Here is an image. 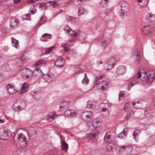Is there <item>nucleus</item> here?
<instances>
[{"mask_svg": "<svg viewBox=\"0 0 155 155\" xmlns=\"http://www.w3.org/2000/svg\"><path fill=\"white\" fill-rule=\"evenodd\" d=\"M11 136V133L9 130L2 129L0 130V139L2 140L8 139Z\"/></svg>", "mask_w": 155, "mask_h": 155, "instance_id": "obj_5", "label": "nucleus"}, {"mask_svg": "<svg viewBox=\"0 0 155 155\" xmlns=\"http://www.w3.org/2000/svg\"><path fill=\"white\" fill-rule=\"evenodd\" d=\"M96 104V102L95 101H87V107L88 108H94Z\"/></svg>", "mask_w": 155, "mask_h": 155, "instance_id": "obj_32", "label": "nucleus"}, {"mask_svg": "<svg viewBox=\"0 0 155 155\" xmlns=\"http://www.w3.org/2000/svg\"><path fill=\"white\" fill-rule=\"evenodd\" d=\"M91 124L94 128H97L99 127L101 125V122L99 119H95L92 121Z\"/></svg>", "mask_w": 155, "mask_h": 155, "instance_id": "obj_25", "label": "nucleus"}, {"mask_svg": "<svg viewBox=\"0 0 155 155\" xmlns=\"http://www.w3.org/2000/svg\"><path fill=\"white\" fill-rule=\"evenodd\" d=\"M110 106V105L108 104L103 103L101 105V108L102 109L103 111H106Z\"/></svg>", "mask_w": 155, "mask_h": 155, "instance_id": "obj_35", "label": "nucleus"}, {"mask_svg": "<svg viewBox=\"0 0 155 155\" xmlns=\"http://www.w3.org/2000/svg\"><path fill=\"white\" fill-rule=\"evenodd\" d=\"M136 103L135 102H131L129 101L126 103L124 106L123 110H125L129 109L130 107H131V105L133 106L134 107L138 108L137 107L135 106Z\"/></svg>", "mask_w": 155, "mask_h": 155, "instance_id": "obj_22", "label": "nucleus"}, {"mask_svg": "<svg viewBox=\"0 0 155 155\" xmlns=\"http://www.w3.org/2000/svg\"><path fill=\"white\" fill-rule=\"evenodd\" d=\"M85 9L82 7H80L78 10V12L79 15H81L85 12Z\"/></svg>", "mask_w": 155, "mask_h": 155, "instance_id": "obj_46", "label": "nucleus"}, {"mask_svg": "<svg viewBox=\"0 0 155 155\" xmlns=\"http://www.w3.org/2000/svg\"><path fill=\"white\" fill-rule=\"evenodd\" d=\"M125 68L124 66H120L117 68L116 72L118 74H121L125 72Z\"/></svg>", "mask_w": 155, "mask_h": 155, "instance_id": "obj_28", "label": "nucleus"}, {"mask_svg": "<svg viewBox=\"0 0 155 155\" xmlns=\"http://www.w3.org/2000/svg\"><path fill=\"white\" fill-rule=\"evenodd\" d=\"M21 59L22 61H25L27 59V57L25 56V54H23L21 57Z\"/></svg>", "mask_w": 155, "mask_h": 155, "instance_id": "obj_57", "label": "nucleus"}, {"mask_svg": "<svg viewBox=\"0 0 155 155\" xmlns=\"http://www.w3.org/2000/svg\"><path fill=\"white\" fill-rule=\"evenodd\" d=\"M20 0H14V2L15 3H17L19 2Z\"/></svg>", "mask_w": 155, "mask_h": 155, "instance_id": "obj_59", "label": "nucleus"}, {"mask_svg": "<svg viewBox=\"0 0 155 155\" xmlns=\"http://www.w3.org/2000/svg\"><path fill=\"white\" fill-rule=\"evenodd\" d=\"M141 76H143L142 81L148 83L152 82L155 78V71H147L142 72Z\"/></svg>", "mask_w": 155, "mask_h": 155, "instance_id": "obj_2", "label": "nucleus"}, {"mask_svg": "<svg viewBox=\"0 0 155 155\" xmlns=\"http://www.w3.org/2000/svg\"><path fill=\"white\" fill-rule=\"evenodd\" d=\"M53 48H54V47H50V48H48V49H47L45 50V52L46 53H49V52H51L53 51Z\"/></svg>", "mask_w": 155, "mask_h": 155, "instance_id": "obj_52", "label": "nucleus"}, {"mask_svg": "<svg viewBox=\"0 0 155 155\" xmlns=\"http://www.w3.org/2000/svg\"><path fill=\"white\" fill-rule=\"evenodd\" d=\"M108 1L109 0H102L100 3L101 6L103 7H105Z\"/></svg>", "mask_w": 155, "mask_h": 155, "instance_id": "obj_42", "label": "nucleus"}, {"mask_svg": "<svg viewBox=\"0 0 155 155\" xmlns=\"http://www.w3.org/2000/svg\"><path fill=\"white\" fill-rule=\"evenodd\" d=\"M11 40H12V45L15 48H18L19 47L18 41L13 37L11 38Z\"/></svg>", "mask_w": 155, "mask_h": 155, "instance_id": "obj_34", "label": "nucleus"}, {"mask_svg": "<svg viewBox=\"0 0 155 155\" xmlns=\"http://www.w3.org/2000/svg\"><path fill=\"white\" fill-rule=\"evenodd\" d=\"M105 13H106V14H107V15H109V14H108V12H107V10H106V11H105Z\"/></svg>", "mask_w": 155, "mask_h": 155, "instance_id": "obj_63", "label": "nucleus"}, {"mask_svg": "<svg viewBox=\"0 0 155 155\" xmlns=\"http://www.w3.org/2000/svg\"><path fill=\"white\" fill-rule=\"evenodd\" d=\"M115 63V59L111 58L109 59L107 63L104 64V67L107 69L110 70L112 69Z\"/></svg>", "mask_w": 155, "mask_h": 155, "instance_id": "obj_10", "label": "nucleus"}, {"mask_svg": "<svg viewBox=\"0 0 155 155\" xmlns=\"http://www.w3.org/2000/svg\"><path fill=\"white\" fill-rule=\"evenodd\" d=\"M61 144L62 147V150L66 151L68 148V144L64 141H61Z\"/></svg>", "mask_w": 155, "mask_h": 155, "instance_id": "obj_39", "label": "nucleus"}, {"mask_svg": "<svg viewBox=\"0 0 155 155\" xmlns=\"http://www.w3.org/2000/svg\"><path fill=\"white\" fill-rule=\"evenodd\" d=\"M98 132L96 130L94 132H92L89 133L87 135V137L89 140H92L94 139L96 136L98 135Z\"/></svg>", "mask_w": 155, "mask_h": 155, "instance_id": "obj_21", "label": "nucleus"}, {"mask_svg": "<svg viewBox=\"0 0 155 155\" xmlns=\"http://www.w3.org/2000/svg\"><path fill=\"white\" fill-rule=\"evenodd\" d=\"M30 94L36 100L40 99L42 96L41 91L40 90L31 91L30 92Z\"/></svg>", "mask_w": 155, "mask_h": 155, "instance_id": "obj_11", "label": "nucleus"}, {"mask_svg": "<svg viewBox=\"0 0 155 155\" xmlns=\"http://www.w3.org/2000/svg\"><path fill=\"white\" fill-rule=\"evenodd\" d=\"M4 120H2L0 119V123H3L4 122Z\"/></svg>", "mask_w": 155, "mask_h": 155, "instance_id": "obj_60", "label": "nucleus"}, {"mask_svg": "<svg viewBox=\"0 0 155 155\" xmlns=\"http://www.w3.org/2000/svg\"><path fill=\"white\" fill-rule=\"evenodd\" d=\"M44 78L46 81L48 83L52 82L55 78L54 75L49 74L45 75L44 76Z\"/></svg>", "mask_w": 155, "mask_h": 155, "instance_id": "obj_23", "label": "nucleus"}, {"mask_svg": "<svg viewBox=\"0 0 155 155\" xmlns=\"http://www.w3.org/2000/svg\"><path fill=\"white\" fill-rule=\"evenodd\" d=\"M114 145L110 143H109L107 146V149L108 151L110 152L112 151Z\"/></svg>", "mask_w": 155, "mask_h": 155, "instance_id": "obj_43", "label": "nucleus"}, {"mask_svg": "<svg viewBox=\"0 0 155 155\" xmlns=\"http://www.w3.org/2000/svg\"><path fill=\"white\" fill-rule=\"evenodd\" d=\"M71 29L68 26H65L64 28V30L68 32Z\"/></svg>", "mask_w": 155, "mask_h": 155, "instance_id": "obj_50", "label": "nucleus"}, {"mask_svg": "<svg viewBox=\"0 0 155 155\" xmlns=\"http://www.w3.org/2000/svg\"><path fill=\"white\" fill-rule=\"evenodd\" d=\"M33 77L38 78L42 75V73L40 69H35V70L33 71Z\"/></svg>", "mask_w": 155, "mask_h": 155, "instance_id": "obj_26", "label": "nucleus"}, {"mask_svg": "<svg viewBox=\"0 0 155 155\" xmlns=\"http://www.w3.org/2000/svg\"><path fill=\"white\" fill-rule=\"evenodd\" d=\"M146 17L147 20L149 22H153L155 21V15L151 13H147Z\"/></svg>", "mask_w": 155, "mask_h": 155, "instance_id": "obj_18", "label": "nucleus"}, {"mask_svg": "<svg viewBox=\"0 0 155 155\" xmlns=\"http://www.w3.org/2000/svg\"><path fill=\"white\" fill-rule=\"evenodd\" d=\"M16 139L20 142L26 141V138L22 133H20L18 135L15 134L14 137V139L15 140Z\"/></svg>", "mask_w": 155, "mask_h": 155, "instance_id": "obj_15", "label": "nucleus"}, {"mask_svg": "<svg viewBox=\"0 0 155 155\" xmlns=\"http://www.w3.org/2000/svg\"><path fill=\"white\" fill-rule=\"evenodd\" d=\"M89 81V79L87 78L86 74H84V77L82 81L83 83L87 84Z\"/></svg>", "mask_w": 155, "mask_h": 155, "instance_id": "obj_48", "label": "nucleus"}, {"mask_svg": "<svg viewBox=\"0 0 155 155\" xmlns=\"http://www.w3.org/2000/svg\"><path fill=\"white\" fill-rule=\"evenodd\" d=\"M21 75L23 78H29L33 77V72L32 71L26 68L22 70Z\"/></svg>", "mask_w": 155, "mask_h": 155, "instance_id": "obj_6", "label": "nucleus"}, {"mask_svg": "<svg viewBox=\"0 0 155 155\" xmlns=\"http://www.w3.org/2000/svg\"><path fill=\"white\" fill-rule=\"evenodd\" d=\"M124 94L123 92H120L119 94V101L120 100H122V99H121V97H124Z\"/></svg>", "mask_w": 155, "mask_h": 155, "instance_id": "obj_51", "label": "nucleus"}, {"mask_svg": "<svg viewBox=\"0 0 155 155\" xmlns=\"http://www.w3.org/2000/svg\"><path fill=\"white\" fill-rule=\"evenodd\" d=\"M127 131L128 128H125L122 132L118 134V137L122 139L125 138L128 133Z\"/></svg>", "mask_w": 155, "mask_h": 155, "instance_id": "obj_24", "label": "nucleus"}, {"mask_svg": "<svg viewBox=\"0 0 155 155\" xmlns=\"http://www.w3.org/2000/svg\"><path fill=\"white\" fill-rule=\"evenodd\" d=\"M63 11L62 10H60V12L61 13V12H62Z\"/></svg>", "mask_w": 155, "mask_h": 155, "instance_id": "obj_64", "label": "nucleus"}, {"mask_svg": "<svg viewBox=\"0 0 155 155\" xmlns=\"http://www.w3.org/2000/svg\"><path fill=\"white\" fill-rule=\"evenodd\" d=\"M95 85H98L99 87L102 90H104L107 88L108 85V82L106 81H103L101 82H100L98 83L94 82Z\"/></svg>", "mask_w": 155, "mask_h": 155, "instance_id": "obj_17", "label": "nucleus"}, {"mask_svg": "<svg viewBox=\"0 0 155 155\" xmlns=\"http://www.w3.org/2000/svg\"><path fill=\"white\" fill-rule=\"evenodd\" d=\"M113 138L110 134V133L109 132H107L106 133L104 136V141L106 143H111L113 140Z\"/></svg>", "mask_w": 155, "mask_h": 155, "instance_id": "obj_16", "label": "nucleus"}, {"mask_svg": "<svg viewBox=\"0 0 155 155\" xmlns=\"http://www.w3.org/2000/svg\"><path fill=\"white\" fill-rule=\"evenodd\" d=\"M141 77V74L139 72L137 73L135 76L132 80L130 81L128 84L127 89L128 90H130V88L131 87L135 84L138 83L140 80V78Z\"/></svg>", "mask_w": 155, "mask_h": 155, "instance_id": "obj_7", "label": "nucleus"}, {"mask_svg": "<svg viewBox=\"0 0 155 155\" xmlns=\"http://www.w3.org/2000/svg\"><path fill=\"white\" fill-rule=\"evenodd\" d=\"M102 78V76H100L99 78L98 77H96V78L95 80L96 81L97 79H101Z\"/></svg>", "mask_w": 155, "mask_h": 155, "instance_id": "obj_58", "label": "nucleus"}, {"mask_svg": "<svg viewBox=\"0 0 155 155\" xmlns=\"http://www.w3.org/2000/svg\"><path fill=\"white\" fill-rule=\"evenodd\" d=\"M51 35L50 34H45L40 38V40L43 41H46L51 39Z\"/></svg>", "mask_w": 155, "mask_h": 155, "instance_id": "obj_27", "label": "nucleus"}, {"mask_svg": "<svg viewBox=\"0 0 155 155\" xmlns=\"http://www.w3.org/2000/svg\"><path fill=\"white\" fill-rule=\"evenodd\" d=\"M14 87V85L10 84H8V85L6 87V88L7 90H8L12 88H13Z\"/></svg>", "mask_w": 155, "mask_h": 155, "instance_id": "obj_56", "label": "nucleus"}, {"mask_svg": "<svg viewBox=\"0 0 155 155\" xmlns=\"http://www.w3.org/2000/svg\"><path fill=\"white\" fill-rule=\"evenodd\" d=\"M134 115V112L133 110H131L127 114L125 118V120H128L131 117L133 116Z\"/></svg>", "mask_w": 155, "mask_h": 155, "instance_id": "obj_37", "label": "nucleus"}, {"mask_svg": "<svg viewBox=\"0 0 155 155\" xmlns=\"http://www.w3.org/2000/svg\"><path fill=\"white\" fill-rule=\"evenodd\" d=\"M64 114L66 117H73L78 115V112L76 110L69 109L64 111Z\"/></svg>", "mask_w": 155, "mask_h": 155, "instance_id": "obj_8", "label": "nucleus"}, {"mask_svg": "<svg viewBox=\"0 0 155 155\" xmlns=\"http://www.w3.org/2000/svg\"><path fill=\"white\" fill-rule=\"evenodd\" d=\"M117 12L121 16L126 14L129 11L128 3L125 2H121L117 7Z\"/></svg>", "mask_w": 155, "mask_h": 155, "instance_id": "obj_3", "label": "nucleus"}, {"mask_svg": "<svg viewBox=\"0 0 155 155\" xmlns=\"http://www.w3.org/2000/svg\"><path fill=\"white\" fill-rule=\"evenodd\" d=\"M58 117V115L56 114L55 111L50 112L46 116L47 120L49 122H51L55 118Z\"/></svg>", "mask_w": 155, "mask_h": 155, "instance_id": "obj_12", "label": "nucleus"}, {"mask_svg": "<svg viewBox=\"0 0 155 155\" xmlns=\"http://www.w3.org/2000/svg\"><path fill=\"white\" fill-rule=\"evenodd\" d=\"M137 1L139 3H142V2H144V4H142L141 3L139 4L140 6L142 7L146 6L147 5L148 2V0H137Z\"/></svg>", "mask_w": 155, "mask_h": 155, "instance_id": "obj_40", "label": "nucleus"}, {"mask_svg": "<svg viewBox=\"0 0 155 155\" xmlns=\"http://www.w3.org/2000/svg\"><path fill=\"white\" fill-rule=\"evenodd\" d=\"M48 3L51 4V6L53 8L57 7L58 5L57 2L55 1H50L48 2Z\"/></svg>", "mask_w": 155, "mask_h": 155, "instance_id": "obj_41", "label": "nucleus"}, {"mask_svg": "<svg viewBox=\"0 0 155 155\" xmlns=\"http://www.w3.org/2000/svg\"><path fill=\"white\" fill-rule=\"evenodd\" d=\"M31 15L29 14H26L22 16L23 19L24 20H29L30 19Z\"/></svg>", "mask_w": 155, "mask_h": 155, "instance_id": "obj_45", "label": "nucleus"}, {"mask_svg": "<svg viewBox=\"0 0 155 155\" xmlns=\"http://www.w3.org/2000/svg\"><path fill=\"white\" fill-rule=\"evenodd\" d=\"M100 42L101 43L103 47L106 46L107 45L106 41L104 39L101 40L100 41Z\"/></svg>", "mask_w": 155, "mask_h": 155, "instance_id": "obj_53", "label": "nucleus"}, {"mask_svg": "<svg viewBox=\"0 0 155 155\" xmlns=\"http://www.w3.org/2000/svg\"><path fill=\"white\" fill-rule=\"evenodd\" d=\"M153 103L155 106V97H154V99H153Z\"/></svg>", "mask_w": 155, "mask_h": 155, "instance_id": "obj_62", "label": "nucleus"}, {"mask_svg": "<svg viewBox=\"0 0 155 155\" xmlns=\"http://www.w3.org/2000/svg\"><path fill=\"white\" fill-rule=\"evenodd\" d=\"M84 70L81 69L79 67H77L75 69V72L76 73H81L84 72Z\"/></svg>", "mask_w": 155, "mask_h": 155, "instance_id": "obj_47", "label": "nucleus"}, {"mask_svg": "<svg viewBox=\"0 0 155 155\" xmlns=\"http://www.w3.org/2000/svg\"><path fill=\"white\" fill-rule=\"evenodd\" d=\"M68 33H69V35L72 37L68 43L61 45V47L64 48V50L66 51H68L71 47V45L69 43L78 38L79 35V34L78 33L75 32L74 31L71 29Z\"/></svg>", "mask_w": 155, "mask_h": 155, "instance_id": "obj_1", "label": "nucleus"}, {"mask_svg": "<svg viewBox=\"0 0 155 155\" xmlns=\"http://www.w3.org/2000/svg\"><path fill=\"white\" fill-rule=\"evenodd\" d=\"M71 103L68 101H64L60 103V107L65 108L66 107H68L70 104Z\"/></svg>", "mask_w": 155, "mask_h": 155, "instance_id": "obj_33", "label": "nucleus"}, {"mask_svg": "<svg viewBox=\"0 0 155 155\" xmlns=\"http://www.w3.org/2000/svg\"><path fill=\"white\" fill-rule=\"evenodd\" d=\"M29 85L26 83H25L23 84L20 92L22 93L27 91L28 89Z\"/></svg>", "mask_w": 155, "mask_h": 155, "instance_id": "obj_30", "label": "nucleus"}, {"mask_svg": "<svg viewBox=\"0 0 155 155\" xmlns=\"http://www.w3.org/2000/svg\"><path fill=\"white\" fill-rule=\"evenodd\" d=\"M140 133V131L139 130H135L133 134V136L134 137V139L136 142L138 140V139L136 138L137 135L139 134Z\"/></svg>", "mask_w": 155, "mask_h": 155, "instance_id": "obj_38", "label": "nucleus"}, {"mask_svg": "<svg viewBox=\"0 0 155 155\" xmlns=\"http://www.w3.org/2000/svg\"><path fill=\"white\" fill-rule=\"evenodd\" d=\"M64 59L61 58H58L55 62V65L57 67L61 68L62 67L64 64Z\"/></svg>", "mask_w": 155, "mask_h": 155, "instance_id": "obj_19", "label": "nucleus"}, {"mask_svg": "<svg viewBox=\"0 0 155 155\" xmlns=\"http://www.w3.org/2000/svg\"><path fill=\"white\" fill-rule=\"evenodd\" d=\"M7 90L8 92L11 94H13L17 92V91L14 88V87Z\"/></svg>", "mask_w": 155, "mask_h": 155, "instance_id": "obj_44", "label": "nucleus"}, {"mask_svg": "<svg viewBox=\"0 0 155 155\" xmlns=\"http://www.w3.org/2000/svg\"><path fill=\"white\" fill-rule=\"evenodd\" d=\"M150 27L149 26H144L142 28V31L143 34L144 35H147L150 33Z\"/></svg>", "mask_w": 155, "mask_h": 155, "instance_id": "obj_31", "label": "nucleus"}, {"mask_svg": "<svg viewBox=\"0 0 155 155\" xmlns=\"http://www.w3.org/2000/svg\"><path fill=\"white\" fill-rule=\"evenodd\" d=\"M46 63V61L43 60H40L35 63L33 67L38 69H40L41 67L45 65Z\"/></svg>", "mask_w": 155, "mask_h": 155, "instance_id": "obj_14", "label": "nucleus"}, {"mask_svg": "<svg viewBox=\"0 0 155 155\" xmlns=\"http://www.w3.org/2000/svg\"><path fill=\"white\" fill-rule=\"evenodd\" d=\"M26 107V103L25 101L22 99H18L14 104L13 109L16 111L21 110L24 109Z\"/></svg>", "mask_w": 155, "mask_h": 155, "instance_id": "obj_4", "label": "nucleus"}, {"mask_svg": "<svg viewBox=\"0 0 155 155\" xmlns=\"http://www.w3.org/2000/svg\"><path fill=\"white\" fill-rule=\"evenodd\" d=\"M120 151H126L127 152H130L132 150V147L129 146H122L120 148Z\"/></svg>", "mask_w": 155, "mask_h": 155, "instance_id": "obj_29", "label": "nucleus"}, {"mask_svg": "<svg viewBox=\"0 0 155 155\" xmlns=\"http://www.w3.org/2000/svg\"><path fill=\"white\" fill-rule=\"evenodd\" d=\"M30 12H31V14H32L34 13V11L32 10H31L30 11Z\"/></svg>", "mask_w": 155, "mask_h": 155, "instance_id": "obj_61", "label": "nucleus"}, {"mask_svg": "<svg viewBox=\"0 0 155 155\" xmlns=\"http://www.w3.org/2000/svg\"><path fill=\"white\" fill-rule=\"evenodd\" d=\"M19 23L18 19L15 17H12L10 20V26L11 28H15L17 27V25Z\"/></svg>", "mask_w": 155, "mask_h": 155, "instance_id": "obj_13", "label": "nucleus"}, {"mask_svg": "<svg viewBox=\"0 0 155 155\" xmlns=\"http://www.w3.org/2000/svg\"><path fill=\"white\" fill-rule=\"evenodd\" d=\"M142 101V100L140 99H136L135 100V102L136 103V105L135 106L137 107H138V108H139V107L137 106V105H136V104H139L140 103H141V101Z\"/></svg>", "mask_w": 155, "mask_h": 155, "instance_id": "obj_55", "label": "nucleus"}, {"mask_svg": "<svg viewBox=\"0 0 155 155\" xmlns=\"http://www.w3.org/2000/svg\"><path fill=\"white\" fill-rule=\"evenodd\" d=\"M47 20V18L46 17L44 16L42 17L40 19V20L37 25V26L39 27L43 23L45 22Z\"/></svg>", "mask_w": 155, "mask_h": 155, "instance_id": "obj_36", "label": "nucleus"}, {"mask_svg": "<svg viewBox=\"0 0 155 155\" xmlns=\"http://www.w3.org/2000/svg\"><path fill=\"white\" fill-rule=\"evenodd\" d=\"M133 55L136 57V60L135 62L136 64H139L140 61V52L138 49H136L134 51Z\"/></svg>", "mask_w": 155, "mask_h": 155, "instance_id": "obj_20", "label": "nucleus"}, {"mask_svg": "<svg viewBox=\"0 0 155 155\" xmlns=\"http://www.w3.org/2000/svg\"><path fill=\"white\" fill-rule=\"evenodd\" d=\"M144 115L146 117H148L151 115V113L150 110H145Z\"/></svg>", "mask_w": 155, "mask_h": 155, "instance_id": "obj_49", "label": "nucleus"}, {"mask_svg": "<svg viewBox=\"0 0 155 155\" xmlns=\"http://www.w3.org/2000/svg\"><path fill=\"white\" fill-rule=\"evenodd\" d=\"M45 4L44 3H41L39 4H38V6L39 7V8H41L44 7L45 6Z\"/></svg>", "mask_w": 155, "mask_h": 155, "instance_id": "obj_54", "label": "nucleus"}, {"mask_svg": "<svg viewBox=\"0 0 155 155\" xmlns=\"http://www.w3.org/2000/svg\"><path fill=\"white\" fill-rule=\"evenodd\" d=\"M82 117L86 120H89L93 117L92 112L90 110H86L81 113Z\"/></svg>", "mask_w": 155, "mask_h": 155, "instance_id": "obj_9", "label": "nucleus"}]
</instances>
